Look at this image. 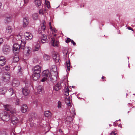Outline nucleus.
I'll return each mask as SVG.
<instances>
[{
    "mask_svg": "<svg viewBox=\"0 0 135 135\" xmlns=\"http://www.w3.org/2000/svg\"><path fill=\"white\" fill-rule=\"evenodd\" d=\"M65 103L66 104L70 103V102H71V101L69 97H68V98H66L65 99Z\"/></svg>",
    "mask_w": 135,
    "mask_h": 135,
    "instance_id": "obj_36",
    "label": "nucleus"
},
{
    "mask_svg": "<svg viewBox=\"0 0 135 135\" xmlns=\"http://www.w3.org/2000/svg\"><path fill=\"white\" fill-rule=\"evenodd\" d=\"M115 131H112L110 133V135H115L117 133H115Z\"/></svg>",
    "mask_w": 135,
    "mask_h": 135,
    "instance_id": "obj_47",
    "label": "nucleus"
},
{
    "mask_svg": "<svg viewBox=\"0 0 135 135\" xmlns=\"http://www.w3.org/2000/svg\"><path fill=\"white\" fill-rule=\"evenodd\" d=\"M14 37L17 40H19L21 41V39L22 37L21 36V35L19 34L17 35H15L14 36Z\"/></svg>",
    "mask_w": 135,
    "mask_h": 135,
    "instance_id": "obj_28",
    "label": "nucleus"
},
{
    "mask_svg": "<svg viewBox=\"0 0 135 135\" xmlns=\"http://www.w3.org/2000/svg\"><path fill=\"white\" fill-rule=\"evenodd\" d=\"M29 90L26 87L22 88V92L23 94L25 95H27L29 93Z\"/></svg>",
    "mask_w": 135,
    "mask_h": 135,
    "instance_id": "obj_17",
    "label": "nucleus"
},
{
    "mask_svg": "<svg viewBox=\"0 0 135 135\" xmlns=\"http://www.w3.org/2000/svg\"><path fill=\"white\" fill-rule=\"evenodd\" d=\"M128 30H132L133 31H133V29L131 27H128Z\"/></svg>",
    "mask_w": 135,
    "mask_h": 135,
    "instance_id": "obj_53",
    "label": "nucleus"
},
{
    "mask_svg": "<svg viewBox=\"0 0 135 135\" xmlns=\"http://www.w3.org/2000/svg\"><path fill=\"white\" fill-rule=\"evenodd\" d=\"M23 23V26L24 27H26L28 23V20L27 17H26L24 18Z\"/></svg>",
    "mask_w": 135,
    "mask_h": 135,
    "instance_id": "obj_18",
    "label": "nucleus"
},
{
    "mask_svg": "<svg viewBox=\"0 0 135 135\" xmlns=\"http://www.w3.org/2000/svg\"><path fill=\"white\" fill-rule=\"evenodd\" d=\"M11 49L9 46L6 45H4L3 48V53L5 54H7L9 53Z\"/></svg>",
    "mask_w": 135,
    "mask_h": 135,
    "instance_id": "obj_3",
    "label": "nucleus"
},
{
    "mask_svg": "<svg viewBox=\"0 0 135 135\" xmlns=\"http://www.w3.org/2000/svg\"><path fill=\"white\" fill-rule=\"evenodd\" d=\"M28 107L25 104H24L22 106L21 108V110L23 113H25L27 111Z\"/></svg>",
    "mask_w": 135,
    "mask_h": 135,
    "instance_id": "obj_19",
    "label": "nucleus"
},
{
    "mask_svg": "<svg viewBox=\"0 0 135 135\" xmlns=\"http://www.w3.org/2000/svg\"><path fill=\"white\" fill-rule=\"evenodd\" d=\"M49 26H50V25H51V22H50L49 23Z\"/></svg>",
    "mask_w": 135,
    "mask_h": 135,
    "instance_id": "obj_62",
    "label": "nucleus"
},
{
    "mask_svg": "<svg viewBox=\"0 0 135 135\" xmlns=\"http://www.w3.org/2000/svg\"><path fill=\"white\" fill-rule=\"evenodd\" d=\"M25 45V44H23V45H22V44H21V49H23L24 48V46Z\"/></svg>",
    "mask_w": 135,
    "mask_h": 135,
    "instance_id": "obj_52",
    "label": "nucleus"
},
{
    "mask_svg": "<svg viewBox=\"0 0 135 135\" xmlns=\"http://www.w3.org/2000/svg\"><path fill=\"white\" fill-rule=\"evenodd\" d=\"M24 1L25 3H27L28 2V0H24Z\"/></svg>",
    "mask_w": 135,
    "mask_h": 135,
    "instance_id": "obj_55",
    "label": "nucleus"
},
{
    "mask_svg": "<svg viewBox=\"0 0 135 135\" xmlns=\"http://www.w3.org/2000/svg\"><path fill=\"white\" fill-rule=\"evenodd\" d=\"M58 105L57 107L59 109L61 107L62 105L61 102L60 101H59L57 103Z\"/></svg>",
    "mask_w": 135,
    "mask_h": 135,
    "instance_id": "obj_41",
    "label": "nucleus"
},
{
    "mask_svg": "<svg viewBox=\"0 0 135 135\" xmlns=\"http://www.w3.org/2000/svg\"><path fill=\"white\" fill-rule=\"evenodd\" d=\"M105 77L103 76L102 78V79H105Z\"/></svg>",
    "mask_w": 135,
    "mask_h": 135,
    "instance_id": "obj_58",
    "label": "nucleus"
},
{
    "mask_svg": "<svg viewBox=\"0 0 135 135\" xmlns=\"http://www.w3.org/2000/svg\"><path fill=\"white\" fill-rule=\"evenodd\" d=\"M19 60V58L17 57H14L13 59V61L15 62H17Z\"/></svg>",
    "mask_w": 135,
    "mask_h": 135,
    "instance_id": "obj_42",
    "label": "nucleus"
},
{
    "mask_svg": "<svg viewBox=\"0 0 135 135\" xmlns=\"http://www.w3.org/2000/svg\"><path fill=\"white\" fill-rule=\"evenodd\" d=\"M4 21L6 23H8L11 21L12 18V15L9 14H6L5 15Z\"/></svg>",
    "mask_w": 135,
    "mask_h": 135,
    "instance_id": "obj_5",
    "label": "nucleus"
},
{
    "mask_svg": "<svg viewBox=\"0 0 135 135\" xmlns=\"http://www.w3.org/2000/svg\"><path fill=\"white\" fill-rule=\"evenodd\" d=\"M3 40L2 38H0V46L3 43Z\"/></svg>",
    "mask_w": 135,
    "mask_h": 135,
    "instance_id": "obj_49",
    "label": "nucleus"
},
{
    "mask_svg": "<svg viewBox=\"0 0 135 135\" xmlns=\"http://www.w3.org/2000/svg\"><path fill=\"white\" fill-rule=\"evenodd\" d=\"M43 58L45 61H48L50 60V57L49 55L46 54H45L44 55Z\"/></svg>",
    "mask_w": 135,
    "mask_h": 135,
    "instance_id": "obj_25",
    "label": "nucleus"
},
{
    "mask_svg": "<svg viewBox=\"0 0 135 135\" xmlns=\"http://www.w3.org/2000/svg\"><path fill=\"white\" fill-rule=\"evenodd\" d=\"M41 41L43 43L48 41L47 37L46 35L44 34L42 35Z\"/></svg>",
    "mask_w": 135,
    "mask_h": 135,
    "instance_id": "obj_21",
    "label": "nucleus"
},
{
    "mask_svg": "<svg viewBox=\"0 0 135 135\" xmlns=\"http://www.w3.org/2000/svg\"><path fill=\"white\" fill-rule=\"evenodd\" d=\"M9 67L8 66H7L4 67L3 68V69H4L6 70L7 71L9 70Z\"/></svg>",
    "mask_w": 135,
    "mask_h": 135,
    "instance_id": "obj_43",
    "label": "nucleus"
},
{
    "mask_svg": "<svg viewBox=\"0 0 135 135\" xmlns=\"http://www.w3.org/2000/svg\"><path fill=\"white\" fill-rule=\"evenodd\" d=\"M73 120L72 118L71 117H68L66 119V121L68 122H70Z\"/></svg>",
    "mask_w": 135,
    "mask_h": 135,
    "instance_id": "obj_34",
    "label": "nucleus"
},
{
    "mask_svg": "<svg viewBox=\"0 0 135 135\" xmlns=\"http://www.w3.org/2000/svg\"><path fill=\"white\" fill-rule=\"evenodd\" d=\"M20 81L17 80L15 79L13 80L12 85L14 86H17L20 84Z\"/></svg>",
    "mask_w": 135,
    "mask_h": 135,
    "instance_id": "obj_20",
    "label": "nucleus"
},
{
    "mask_svg": "<svg viewBox=\"0 0 135 135\" xmlns=\"http://www.w3.org/2000/svg\"><path fill=\"white\" fill-rule=\"evenodd\" d=\"M40 74L39 73H33L32 74V78L33 80L36 81L40 78Z\"/></svg>",
    "mask_w": 135,
    "mask_h": 135,
    "instance_id": "obj_12",
    "label": "nucleus"
},
{
    "mask_svg": "<svg viewBox=\"0 0 135 135\" xmlns=\"http://www.w3.org/2000/svg\"><path fill=\"white\" fill-rule=\"evenodd\" d=\"M12 28L10 26L7 27L6 30V31L9 33H11L12 32Z\"/></svg>",
    "mask_w": 135,
    "mask_h": 135,
    "instance_id": "obj_30",
    "label": "nucleus"
},
{
    "mask_svg": "<svg viewBox=\"0 0 135 135\" xmlns=\"http://www.w3.org/2000/svg\"><path fill=\"white\" fill-rule=\"evenodd\" d=\"M53 29H52V28L51 26L50 25V30L51 31Z\"/></svg>",
    "mask_w": 135,
    "mask_h": 135,
    "instance_id": "obj_56",
    "label": "nucleus"
},
{
    "mask_svg": "<svg viewBox=\"0 0 135 135\" xmlns=\"http://www.w3.org/2000/svg\"><path fill=\"white\" fill-rule=\"evenodd\" d=\"M47 79H49V78L44 76L41 81L43 82L46 81Z\"/></svg>",
    "mask_w": 135,
    "mask_h": 135,
    "instance_id": "obj_40",
    "label": "nucleus"
},
{
    "mask_svg": "<svg viewBox=\"0 0 135 135\" xmlns=\"http://www.w3.org/2000/svg\"><path fill=\"white\" fill-rule=\"evenodd\" d=\"M69 88L68 87L67 88H66L65 89V94L67 96L69 95Z\"/></svg>",
    "mask_w": 135,
    "mask_h": 135,
    "instance_id": "obj_32",
    "label": "nucleus"
},
{
    "mask_svg": "<svg viewBox=\"0 0 135 135\" xmlns=\"http://www.w3.org/2000/svg\"><path fill=\"white\" fill-rule=\"evenodd\" d=\"M45 5L47 7L49 8L50 7V3L49 2L46 1H45Z\"/></svg>",
    "mask_w": 135,
    "mask_h": 135,
    "instance_id": "obj_39",
    "label": "nucleus"
},
{
    "mask_svg": "<svg viewBox=\"0 0 135 135\" xmlns=\"http://www.w3.org/2000/svg\"><path fill=\"white\" fill-rule=\"evenodd\" d=\"M71 41V39L69 38H67V40H66V42L67 43H68Z\"/></svg>",
    "mask_w": 135,
    "mask_h": 135,
    "instance_id": "obj_45",
    "label": "nucleus"
},
{
    "mask_svg": "<svg viewBox=\"0 0 135 135\" xmlns=\"http://www.w3.org/2000/svg\"><path fill=\"white\" fill-rule=\"evenodd\" d=\"M42 75L43 77L44 76L48 78L51 79V74L49 70H46L43 71L42 73Z\"/></svg>",
    "mask_w": 135,
    "mask_h": 135,
    "instance_id": "obj_4",
    "label": "nucleus"
},
{
    "mask_svg": "<svg viewBox=\"0 0 135 135\" xmlns=\"http://www.w3.org/2000/svg\"><path fill=\"white\" fill-rule=\"evenodd\" d=\"M2 118L4 121H8L10 119V116L8 113L6 112L4 113Z\"/></svg>",
    "mask_w": 135,
    "mask_h": 135,
    "instance_id": "obj_6",
    "label": "nucleus"
},
{
    "mask_svg": "<svg viewBox=\"0 0 135 135\" xmlns=\"http://www.w3.org/2000/svg\"><path fill=\"white\" fill-rule=\"evenodd\" d=\"M71 42L72 43L73 45L75 46L76 45V43L75 42H74L73 40H71Z\"/></svg>",
    "mask_w": 135,
    "mask_h": 135,
    "instance_id": "obj_50",
    "label": "nucleus"
},
{
    "mask_svg": "<svg viewBox=\"0 0 135 135\" xmlns=\"http://www.w3.org/2000/svg\"><path fill=\"white\" fill-rule=\"evenodd\" d=\"M24 36L27 40H31L33 37L32 35L29 32H27L25 33Z\"/></svg>",
    "mask_w": 135,
    "mask_h": 135,
    "instance_id": "obj_9",
    "label": "nucleus"
},
{
    "mask_svg": "<svg viewBox=\"0 0 135 135\" xmlns=\"http://www.w3.org/2000/svg\"><path fill=\"white\" fill-rule=\"evenodd\" d=\"M0 135H7V134L6 131H2L0 132Z\"/></svg>",
    "mask_w": 135,
    "mask_h": 135,
    "instance_id": "obj_37",
    "label": "nucleus"
},
{
    "mask_svg": "<svg viewBox=\"0 0 135 135\" xmlns=\"http://www.w3.org/2000/svg\"><path fill=\"white\" fill-rule=\"evenodd\" d=\"M37 92L38 93L42 94L43 92V89L42 86H39L37 88Z\"/></svg>",
    "mask_w": 135,
    "mask_h": 135,
    "instance_id": "obj_22",
    "label": "nucleus"
},
{
    "mask_svg": "<svg viewBox=\"0 0 135 135\" xmlns=\"http://www.w3.org/2000/svg\"><path fill=\"white\" fill-rule=\"evenodd\" d=\"M52 56L53 59L55 62H57L59 61L60 57L59 54L55 53L53 54Z\"/></svg>",
    "mask_w": 135,
    "mask_h": 135,
    "instance_id": "obj_10",
    "label": "nucleus"
},
{
    "mask_svg": "<svg viewBox=\"0 0 135 135\" xmlns=\"http://www.w3.org/2000/svg\"><path fill=\"white\" fill-rule=\"evenodd\" d=\"M11 135H15L13 132H12L11 134Z\"/></svg>",
    "mask_w": 135,
    "mask_h": 135,
    "instance_id": "obj_57",
    "label": "nucleus"
},
{
    "mask_svg": "<svg viewBox=\"0 0 135 135\" xmlns=\"http://www.w3.org/2000/svg\"><path fill=\"white\" fill-rule=\"evenodd\" d=\"M8 91L9 94L11 96L13 94H15V96H16V94L15 93V89L14 88H10L9 89Z\"/></svg>",
    "mask_w": 135,
    "mask_h": 135,
    "instance_id": "obj_23",
    "label": "nucleus"
},
{
    "mask_svg": "<svg viewBox=\"0 0 135 135\" xmlns=\"http://www.w3.org/2000/svg\"><path fill=\"white\" fill-rule=\"evenodd\" d=\"M61 82H58L56 85L53 87V89L55 91H58L61 88Z\"/></svg>",
    "mask_w": 135,
    "mask_h": 135,
    "instance_id": "obj_7",
    "label": "nucleus"
},
{
    "mask_svg": "<svg viewBox=\"0 0 135 135\" xmlns=\"http://www.w3.org/2000/svg\"><path fill=\"white\" fill-rule=\"evenodd\" d=\"M109 125L110 126H111V125H110V124H109Z\"/></svg>",
    "mask_w": 135,
    "mask_h": 135,
    "instance_id": "obj_64",
    "label": "nucleus"
},
{
    "mask_svg": "<svg viewBox=\"0 0 135 135\" xmlns=\"http://www.w3.org/2000/svg\"><path fill=\"white\" fill-rule=\"evenodd\" d=\"M20 70H19V72H21V70H22L21 69V68L20 67Z\"/></svg>",
    "mask_w": 135,
    "mask_h": 135,
    "instance_id": "obj_61",
    "label": "nucleus"
},
{
    "mask_svg": "<svg viewBox=\"0 0 135 135\" xmlns=\"http://www.w3.org/2000/svg\"><path fill=\"white\" fill-rule=\"evenodd\" d=\"M19 122V120L15 116H13L11 118V122L14 125L16 124Z\"/></svg>",
    "mask_w": 135,
    "mask_h": 135,
    "instance_id": "obj_14",
    "label": "nucleus"
},
{
    "mask_svg": "<svg viewBox=\"0 0 135 135\" xmlns=\"http://www.w3.org/2000/svg\"><path fill=\"white\" fill-rule=\"evenodd\" d=\"M32 70L33 71V73H38L40 74L41 72L40 67L38 65L36 66L33 68Z\"/></svg>",
    "mask_w": 135,
    "mask_h": 135,
    "instance_id": "obj_11",
    "label": "nucleus"
},
{
    "mask_svg": "<svg viewBox=\"0 0 135 135\" xmlns=\"http://www.w3.org/2000/svg\"><path fill=\"white\" fill-rule=\"evenodd\" d=\"M51 42L52 45L54 46L57 47L58 46V45L59 42L58 40H55L54 38H51Z\"/></svg>",
    "mask_w": 135,
    "mask_h": 135,
    "instance_id": "obj_8",
    "label": "nucleus"
},
{
    "mask_svg": "<svg viewBox=\"0 0 135 135\" xmlns=\"http://www.w3.org/2000/svg\"><path fill=\"white\" fill-rule=\"evenodd\" d=\"M10 76V74L9 73H4L2 75V79L5 82H7L9 80Z\"/></svg>",
    "mask_w": 135,
    "mask_h": 135,
    "instance_id": "obj_2",
    "label": "nucleus"
},
{
    "mask_svg": "<svg viewBox=\"0 0 135 135\" xmlns=\"http://www.w3.org/2000/svg\"><path fill=\"white\" fill-rule=\"evenodd\" d=\"M39 46H38V47H36V46L35 47V48L33 50V51H38L39 50Z\"/></svg>",
    "mask_w": 135,
    "mask_h": 135,
    "instance_id": "obj_44",
    "label": "nucleus"
},
{
    "mask_svg": "<svg viewBox=\"0 0 135 135\" xmlns=\"http://www.w3.org/2000/svg\"><path fill=\"white\" fill-rule=\"evenodd\" d=\"M56 36V34H54V36Z\"/></svg>",
    "mask_w": 135,
    "mask_h": 135,
    "instance_id": "obj_63",
    "label": "nucleus"
},
{
    "mask_svg": "<svg viewBox=\"0 0 135 135\" xmlns=\"http://www.w3.org/2000/svg\"><path fill=\"white\" fill-rule=\"evenodd\" d=\"M42 23L41 25V28L40 30H39V29L38 30V32L39 33H41L42 31H44L46 28L45 27V22L44 20L42 21Z\"/></svg>",
    "mask_w": 135,
    "mask_h": 135,
    "instance_id": "obj_13",
    "label": "nucleus"
},
{
    "mask_svg": "<svg viewBox=\"0 0 135 135\" xmlns=\"http://www.w3.org/2000/svg\"><path fill=\"white\" fill-rule=\"evenodd\" d=\"M35 3L36 6L38 7H40L41 4V2L40 0H36L35 1Z\"/></svg>",
    "mask_w": 135,
    "mask_h": 135,
    "instance_id": "obj_26",
    "label": "nucleus"
},
{
    "mask_svg": "<svg viewBox=\"0 0 135 135\" xmlns=\"http://www.w3.org/2000/svg\"><path fill=\"white\" fill-rule=\"evenodd\" d=\"M20 49V46L19 44L17 43H15L13 45V52L15 54H17L19 52Z\"/></svg>",
    "mask_w": 135,
    "mask_h": 135,
    "instance_id": "obj_1",
    "label": "nucleus"
},
{
    "mask_svg": "<svg viewBox=\"0 0 135 135\" xmlns=\"http://www.w3.org/2000/svg\"><path fill=\"white\" fill-rule=\"evenodd\" d=\"M6 61V59L3 56L0 57V65H4L5 64Z\"/></svg>",
    "mask_w": 135,
    "mask_h": 135,
    "instance_id": "obj_16",
    "label": "nucleus"
},
{
    "mask_svg": "<svg viewBox=\"0 0 135 135\" xmlns=\"http://www.w3.org/2000/svg\"><path fill=\"white\" fill-rule=\"evenodd\" d=\"M66 65L67 66V70L68 71H69L70 70V63L69 60L66 61Z\"/></svg>",
    "mask_w": 135,
    "mask_h": 135,
    "instance_id": "obj_29",
    "label": "nucleus"
},
{
    "mask_svg": "<svg viewBox=\"0 0 135 135\" xmlns=\"http://www.w3.org/2000/svg\"><path fill=\"white\" fill-rule=\"evenodd\" d=\"M25 51H26V55L27 56H28L31 53V48L30 47H25Z\"/></svg>",
    "mask_w": 135,
    "mask_h": 135,
    "instance_id": "obj_24",
    "label": "nucleus"
},
{
    "mask_svg": "<svg viewBox=\"0 0 135 135\" xmlns=\"http://www.w3.org/2000/svg\"><path fill=\"white\" fill-rule=\"evenodd\" d=\"M67 104L68 106H69L70 107H71V102H70V103H67Z\"/></svg>",
    "mask_w": 135,
    "mask_h": 135,
    "instance_id": "obj_54",
    "label": "nucleus"
},
{
    "mask_svg": "<svg viewBox=\"0 0 135 135\" xmlns=\"http://www.w3.org/2000/svg\"><path fill=\"white\" fill-rule=\"evenodd\" d=\"M2 5V3L0 2V8H1Z\"/></svg>",
    "mask_w": 135,
    "mask_h": 135,
    "instance_id": "obj_60",
    "label": "nucleus"
},
{
    "mask_svg": "<svg viewBox=\"0 0 135 135\" xmlns=\"http://www.w3.org/2000/svg\"><path fill=\"white\" fill-rule=\"evenodd\" d=\"M19 104V100L18 99H17L15 102V104L16 105H18Z\"/></svg>",
    "mask_w": 135,
    "mask_h": 135,
    "instance_id": "obj_46",
    "label": "nucleus"
},
{
    "mask_svg": "<svg viewBox=\"0 0 135 135\" xmlns=\"http://www.w3.org/2000/svg\"><path fill=\"white\" fill-rule=\"evenodd\" d=\"M38 14L37 13H35L33 14L32 16L34 20H36L38 18Z\"/></svg>",
    "mask_w": 135,
    "mask_h": 135,
    "instance_id": "obj_35",
    "label": "nucleus"
},
{
    "mask_svg": "<svg viewBox=\"0 0 135 135\" xmlns=\"http://www.w3.org/2000/svg\"><path fill=\"white\" fill-rule=\"evenodd\" d=\"M6 92V89L3 88L0 89V94H4Z\"/></svg>",
    "mask_w": 135,
    "mask_h": 135,
    "instance_id": "obj_31",
    "label": "nucleus"
},
{
    "mask_svg": "<svg viewBox=\"0 0 135 135\" xmlns=\"http://www.w3.org/2000/svg\"><path fill=\"white\" fill-rule=\"evenodd\" d=\"M118 126L119 127H121V128L122 127V125L120 124H119L118 125Z\"/></svg>",
    "mask_w": 135,
    "mask_h": 135,
    "instance_id": "obj_59",
    "label": "nucleus"
},
{
    "mask_svg": "<svg viewBox=\"0 0 135 135\" xmlns=\"http://www.w3.org/2000/svg\"><path fill=\"white\" fill-rule=\"evenodd\" d=\"M3 107L5 110L9 111L12 109V106L9 104L3 105Z\"/></svg>",
    "mask_w": 135,
    "mask_h": 135,
    "instance_id": "obj_15",
    "label": "nucleus"
},
{
    "mask_svg": "<svg viewBox=\"0 0 135 135\" xmlns=\"http://www.w3.org/2000/svg\"><path fill=\"white\" fill-rule=\"evenodd\" d=\"M10 112L12 114H16V109L12 108V109L10 111Z\"/></svg>",
    "mask_w": 135,
    "mask_h": 135,
    "instance_id": "obj_33",
    "label": "nucleus"
},
{
    "mask_svg": "<svg viewBox=\"0 0 135 135\" xmlns=\"http://www.w3.org/2000/svg\"><path fill=\"white\" fill-rule=\"evenodd\" d=\"M51 31H52V33H56L57 32V31L56 29H53Z\"/></svg>",
    "mask_w": 135,
    "mask_h": 135,
    "instance_id": "obj_48",
    "label": "nucleus"
},
{
    "mask_svg": "<svg viewBox=\"0 0 135 135\" xmlns=\"http://www.w3.org/2000/svg\"><path fill=\"white\" fill-rule=\"evenodd\" d=\"M39 13L40 14H43V10L42 9H41L40 10V11H39Z\"/></svg>",
    "mask_w": 135,
    "mask_h": 135,
    "instance_id": "obj_51",
    "label": "nucleus"
},
{
    "mask_svg": "<svg viewBox=\"0 0 135 135\" xmlns=\"http://www.w3.org/2000/svg\"><path fill=\"white\" fill-rule=\"evenodd\" d=\"M45 116L47 117L50 118L51 117V113L49 111H47L45 112Z\"/></svg>",
    "mask_w": 135,
    "mask_h": 135,
    "instance_id": "obj_27",
    "label": "nucleus"
},
{
    "mask_svg": "<svg viewBox=\"0 0 135 135\" xmlns=\"http://www.w3.org/2000/svg\"><path fill=\"white\" fill-rule=\"evenodd\" d=\"M70 112L72 116H73L75 114V112L74 110L73 109L72 110L70 111Z\"/></svg>",
    "mask_w": 135,
    "mask_h": 135,
    "instance_id": "obj_38",
    "label": "nucleus"
}]
</instances>
